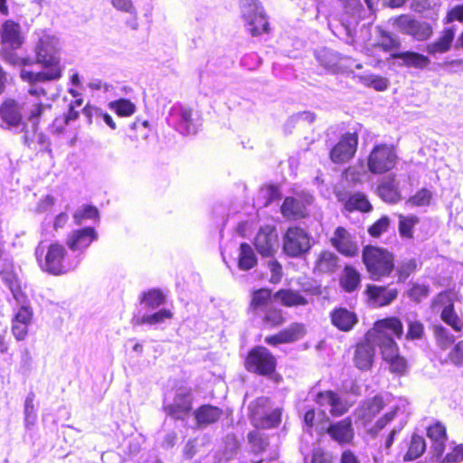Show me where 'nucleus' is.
<instances>
[{
    "label": "nucleus",
    "instance_id": "1",
    "mask_svg": "<svg viewBox=\"0 0 463 463\" xmlns=\"http://www.w3.org/2000/svg\"><path fill=\"white\" fill-rule=\"evenodd\" d=\"M37 42L34 47L37 63L41 64L43 71L33 72L22 69L21 79L28 83L46 82L59 80L61 77V43L55 35L46 32L36 33Z\"/></svg>",
    "mask_w": 463,
    "mask_h": 463
},
{
    "label": "nucleus",
    "instance_id": "2",
    "mask_svg": "<svg viewBox=\"0 0 463 463\" xmlns=\"http://www.w3.org/2000/svg\"><path fill=\"white\" fill-rule=\"evenodd\" d=\"M385 407V402L382 396H374L364 401L355 410V421L363 425L368 432L376 434L389 424L394 418L402 416L406 418L409 413V403L405 399H398L395 404L390 407L382 417H376Z\"/></svg>",
    "mask_w": 463,
    "mask_h": 463
},
{
    "label": "nucleus",
    "instance_id": "3",
    "mask_svg": "<svg viewBox=\"0 0 463 463\" xmlns=\"http://www.w3.org/2000/svg\"><path fill=\"white\" fill-rule=\"evenodd\" d=\"M402 333V322L396 317H388L374 323L367 332V339L373 340L374 345L380 347L383 358L387 363L399 355L394 338H400Z\"/></svg>",
    "mask_w": 463,
    "mask_h": 463
},
{
    "label": "nucleus",
    "instance_id": "4",
    "mask_svg": "<svg viewBox=\"0 0 463 463\" xmlns=\"http://www.w3.org/2000/svg\"><path fill=\"white\" fill-rule=\"evenodd\" d=\"M80 262V255H68L63 245L52 243L48 247L42 268L50 274L61 275L74 270Z\"/></svg>",
    "mask_w": 463,
    "mask_h": 463
},
{
    "label": "nucleus",
    "instance_id": "5",
    "mask_svg": "<svg viewBox=\"0 0 463 463\" xmlns=\"http://www.w3.org/2000/svg\"><path fill=\"white\" fill-rule=\"evenodd\" d=\"M241 14L246 30L252 36L269 33L268 19L257 0H241Z\"/></svg>",
    "mask_w": 463,
    "mask_h": 463
},
{
    "label": "nucleus",
    "instance_id": "6",
    "mask_svg": "<svg viewBox=\"0 0 463 463\" xmlns=\"http://www.w3.org/2000/svg\"><path fill=\"white\" fill-rule=\"evenodd\" d=\"M363 259L371 278L374 280L389 275L393 269L392 256L377 247H366Z\"/></svg>",
    "mask_w": 463,
    "mask_h": 463
},
{
    "label": "nucleus",
    "instance_id": "7",
    "mask_svg": "<svg viewBox=\"0 0 463 463\" xmlns=\"http://www.w3.org/2000/svg\"><path fill=\"white\" fill-rule=\"evenodd\" d=\"M311 247V236L306 230L298 226L289 227L282 237L283 252L289 257H301Z\"/></svg>",
    "mask_w": 463,
    "mask_h": 463
},
{
    "label": "nucleus",
    "instance_id": "8",
    "mask_svg": "<svg viewBox=\"0 0 463 463\" xmlns=\"http://www.w3.org/2000/svg\"><path fill=\"white\" fill-rule=\"evenodd\" d=\"M397 163V154L392 146L377 145L370 152L367 167L372 174L382 175L391 171Z\"/></svg>",
    "mask_w": 463,
    "mask_h": 463
},
{
    "label": "nucleus",
    "instance_id": "9",
    "mask_svg": "<svg viewBox=\"0 0 463 463\" xmlns=\"http://www.w3.org/2000/svg\"><path fill=\"white\" fill-rule=\"evenodd\" d=\"M432 309L440 314L441 320L455 332L463 333V319L455 311L453 293L443 291L432 301Z\"/></svg>",
    "mask_w": 463,
    "mask_h": 463
},
{
    "label": "nucleus",
    "instance_id": "10",
    "mask_svg": "<svg viewBox=\"0 0 463 463\" xmlns=\"http://www.w3.org/2000/svg\"><path fill=\"white\" fill-rule=\"evenodd\" d=\"M167 122L182 135H194L199 128L197 120L193 118L192 109L182 104H175L171 107Z\"/></svg>",
    "mask_w": 463,
    "mask_h": 463
},
{
    "label": "nucleus",
    "instance_id": "11",
    "mask_svg": "<svg viewBox=\"0 0 463 463\" xmlns=\"http://www.w3.org/2000/svg\"><path fill=\"white\" fill-rule=\"evenodd\" d=\"M38 83H30L28 95L23 101L24 112L28 115V120L33 127H36L42 115L51 108L50 105L43 103V98L46 96V91L44 89L38 87Z\"/></svg>",
    "mask_w": 463,
    "mask_h": 463
},
{
    "label": "nucleus",
    "instance_id": "12",
    "mask_svg": "<svg viewBox=\"0 0 463 463\" xmlns=\"http://www.w3.org/2000/svg\"><path fill=\"white\" fill-rule=\"evenodd\" d=\"M245 364L250 372L268 375L275 371L276 359L267 348L257 346L249 353Z\"/></svg>",
    "mask_w": 463,
    "mask_h": 463
},
{
    "label": "nucleus",
    "instance_id": "13",
    "mask_svg": "<svg viewBox=\"0 0 463 463\" xmlns=\"http://www.w3.org/2000/svg\"><path fill=\"white\" fill-rule=\"evenodd\" d=\"M269 399L266 397L258 398L249 406L252 423L257 428H272L280 421L281 412L279 410H274L269 414L266 413L264 407L268 404Z\"/></svg>",
    "mask_w": 463,
    "mask_h": 463
},
{
    "label": "nucleus",
    "instance_id": "14",
    "mask_svg": "<svg viewBox=\"0 0 463 463\" xmlns=\"http://www.w3.org/2000/svg\"><path fill=\"white\" fill-rule=\"evenodd\" d=\"M358 137L355 133H345L330 150V159L335 164H345L351 160L357 150Z\"/></svg>",
    "mask_w": 463,
    "mask_h": 463
},
{
    "label": "nucleus",
    "instance_id": "15",
    "mask_svg": "<svg viewBox=\"0 0 463 463\" xmlns=\"http://www.w3.org/2000/svg\"><path fill=\"white\" fill-rule=\"evenodd\" d=\"M98 240V233L92 227H85L71 231L66 239V245L73 252L72 255H82L91 243Z\"/></svg>",
    "mask_w": 463,
    "mask_h": 463
},
{
    "label": "nucleus",
    "instance_id": "16",
    "mask_svg": "<svg viewBox=\"0 0 463 463\" xmlns=\"http://www.w3.org/2000/svg\"><path fill=\"white\" fill-rule=\"evenodd\" d=\"M393 24L402 33L410 34L419 41L426 40L432 34V28L428 23L419 22L409 15L394 18Z\"/></svg>",
    "mask_w": 463,
    "mask_h": 463
},
{
    "label": "nucleus",
    "instance_id": "17",
    "mask_svg": "<svg viewBox=\"0 0 463 463\" xmlns=\"http://www.w3.org/2000/svg\"><path fill=\"white\" fill-rule=\"evenodd\" d=\"M254 245L261 256H272L279 248L278 233L274 226L260 227L255 236Z\"/></svg>",
    "mask_w": 463,
    "mask_h": 463
},
{
    "label": "nucleus",
    "instance_id": "18",
    "mask_svg": "<svg viewBox=\"0 0 463 463\" xmlns=\"http://www.w3.org/2000/svg\"><path fill=\"white\" fill-rule=\"evenodd\" d=\"M315 400L321 408L328 410L329 413L335 417L343 415L351 406V403L342 400L332 391L318 392Z\"/></svg>",
    "mask_w": 463,
    "mask_h": 463
},
{
    "label": "nucleus",
    "instance_id": "19",
    "mask_svg": "<svg viewBox=\"0 0 463 463\" xmlns=\"http://www.w3.org/2000/svg\"><path fill=\"white\" fill-rule=\"evenodd\" d=\"M0 276L10 289L14 300L16 302H24L26 294L23 291L17 275L14 271L13 264L9 260H5L0 265Z\"/></svg>",
    "mask_w": 463,
    "mask_h": 463
},
{
    "label": "nucleus",
    "instance_id": "20",
    "mask_svg": "<svg viewBox=\"0 0 463 463\" xmlns=\"http://www.w3.org/2000/svg\"><path fill=\"white\" fill-rule=\"evenodd\" d=\"M374 346L373 340H368L366 334L364 340L357 344L354 350L353 361L356 368L361 371H367L372 367Z\"/></svg>",
    "mask_w": 463,
    "mask_h": 463
},
{
    "label": "nucleus",
    "instance_id": "21",
    "mask_svg": "<svg viewBox=\"0 0 463 463\" xmlns=\"http://www.w3.org/2000/svg\"><path fill=\"white\" fill-rule=\"evenodd\" d=\"M1 117L5 123L12 127L22 124L24 118L28 119V115L24 112V102L14 99L6 100L2 105Z\"/></svg>",
    "mask_w": 463,
    "mask_h": 463
},
{
    "label": "nucleus",
    "instance_id": "22",
    "mask_svg": "<svg viewBox=\"0 0 463 463\" xmlns=\"http://www.w3.org/2000/svg\"><path fill=\"white\" fill-rule=\"evenodd\" d=\"M332 245L343 255L354 256L358 252V246L351 238L350 233L343 227H338L331 238Z\"/></svg>",
    "mask_w": 463,
    "mask_h": 463
},
{
    "label": "nucleus",
    "instance_id": "23",
    "mask_svg": "<svg viewBox=\"0 0 463 463\" xmlns=\"http://www.w3.org/2000/svg\"><path fill=\"white\" fill-rule=\"evenodd\" d=\"M366 294L369 303L373 307H383L392 303L398 296L395 288L370 285L367 287Z\"/></svg>",
    "mask_w": 463,
    "mask_h": 463
},
{
    "label": "nucleus",
    "instance_id": "24",
    "mask_svg": "<svg viewBox=\"0 0 463 463\" xmlns=\"http://www.w3.org/2000/svg\"><path fill=\"white\" fill-rule=\"evenodd\" d=\"M306 334L305 326L302 324H292L288 328L280 331L277 335L267 336L265 342L270 345L279 344L292 343L302 338Z\"/></svg>",
    "mask_w": 463,
    "mask_h": 463
},
{
    "label": "nucleus",
    "instance_id": "25",
    "mask_svg": "<svg viewBox=\"0 0 463 463\" xmlns=\"http://www.w3.org/2000/svg\"><path fill=\"white\" fill-rule=\"evenodd\" d=\"M1 42L5 48L18 49L23 43L20 25L14 21H5L1 28Z\"/></svg>",
    "mask_w": 463,
    "mask_h": 463
},
{
    "label": "nucleus",
    "instance_id": "26",
    "mask_svg": "<svg viewBox=\"0 0 463 463\" xmlns=\"http://www.w3.org/2000/svg\"><path fill=\"white\" fill-rule=\"evenodd\" d=\"M173 317V313L169 309L162 308L154 313H141L138 311L132 317L134 326H156L165 323Z\"/></svg>",
    "mask_w": 463,
    "mask_h": 463
},
{
    "label": "nucleus",
    "instance_id": "27",
    "mask_svg": "<svg viewBox=\"0 0 463 463\" xmlns=\"http://www.w3.org/2000/svg\"><path fill=\"white\" fill-rule=\"evenodd\" d=\"M327 431L330 437L339 444L350 443L354 439V429L349 418L332 424Z\"/></svg>",
    "mask_w": 463,
    "mask_h": 463
},
{
    "label": "nucleus",
    "instance_id": "28",
    "mask_svg": "<svg viewBox=\"0 0 463 463\" xmlns=\"http://www.w3.org/2000/svg\"><path fill=\"white\" fill-rule=\"evenodd\" d=\"M331 321L339 330L347 332L357 323V317L346 308H337L331 313Z\"/></svg>",
    "mask_w": 463,
    "mask_h": 463
},
{
    "label": "nucleus",
    "instance_id": "29",
    "mask_svg": "<svg viewBox=\"0 0 463 463\" xmlns=\"http://www.w3.org/2000/svg\"><path fill=\"white\" fill-rule=\"evenodd\" d=\"M272 297L271 291L266 288H260L255 290L251 296L250 309L255 315H262V312L272 307Z\"/></svg>",
    "mask_w": 463,
    "mask_h": 463
},
{
    "label": "nucleus",
    "instance_id": "30",
    "mask_svg": "<svg viewBox=\"0 0 463 463\" xmlns=\"http://www.w3.org/2000/svg\"><path fill=\"white\" fill-rule=\"evenodd\" d=\"M192 408V399L187 392H179L174 401V403L168 407V411L175 418H182Z\"/></svg>",
    "mask_w": 463,
    "mask_h": 463
},
{
    "label": "nucleus",
    "instance_id": "31",
    "mask_svg": "<svg viewBox=\"0 0 463 463\" xmlns=\"http://www.w3.org/2000/svg\"><path fill=\"white\" fill-rule=\"evenodd\" d=\"M454 37V29H445L442 32L441 36L436 42L428 44L426 50L430 54L447 52L450 49Z\"/></svg>",
    "mask_w": 463,
    "mask_h": 463
},
{
    "label": "nucleus",
    "instance_id": "32",
    "mask_svg": "<svg viewBox=\"0 0 463 463\" xmlns=\"http://www.w3.org/2000/svg\"><path fill=\"white\" fill-rule=\"evenodd\" d=\"M392 58L400 59L402 61L403 65L407 67H414L417 69H422L430 63V60L427 56L414 52L392 53Z\"/></svg>",
    "mask_w": 463,
    "mask_h": 463
},
{
    "label": "nucleus",
    "instance_id": "33",
    "mask_svg": "<svg viewBox=\"0 0 463 463\" xmlns=\"http://www.w3.org/2000/svg\"><path fill=\"white\" fill-rule=\"evenodd\" d=\"M281 213L287 218H301L306 214V203L299 199L287 197L281 206Z\"/></svg>",
    "mask_w": 463,
    "mask_h": 463
},
{
    "label": "nucleus",
    "instance_id": "34",
    "mask_svg": "<svg viewBox=\"0 0 463 463\" xmlns=\"http://www.w3.org/2000/svg\"><path fill=\"white\" fill-rule=\"evenodd\" d=\"M274 299L279 300L286 307L305 306L307 300L298 292L291 289H280L274 295Z\"/></svg>",
    "mask_w": 463,
    "mask_h": 463
},
{
    "label": "nucleus",
    "instance_id": "35",
    "mask_svg": "<svg viewBox=\"0 0 463 463\" xmlns=\"http://www.w3.org/2000/svg\"><path fill=\"white\" fill-rule=\"evenodd\" d=\"M113 8L117 11L129 14L132 19L129 22V26L133 30H137L138 27L137 9L133 0H109Z\"/></svg>",
    "mask_w": 463,
    "mask_h": 463
},
{
    "label": "nucleus",
    "instance_id": "36",
    "mask_svg": "<svg viewBox=\"0 0 463 463\" xmlns=\"http://www.w3.org/2000/svg\"><path fill=\"white\" fill-rule=\"evenodd\" d=\"M222 416V411L214 406L203 405L200 407L195 418L199 425H208L216 422Z\"/></svg>",
    "mask_w": 463,
    "mask_h": 463
},
{
    "label": "nucleus",
    "instance_id": "37",
    "mask_svg": "<svg viewBox=\"0 0 463 463\" xmlns=\"http://www.w3.org/2000/svg\"><path fill=\"white\" fill-rule=\"evenodd\" d=\"M257 264L253 249L247 243H241L238 256V267L241 270H249Z\"/></svg>",
    "mask_w": 463,
    "mask_h": 463
},
{
    "label": "nucleus",
    "instance_id": "38",
    "mask_svg": "<svg viewBox=\"0 0 463 463\" xmlns=\"http://www.w3.org/2000/svg\"><path fill=\"white\" fill-rule=\"evenodd\" d=\"M426 449V443L423 437L413 434L411 438L407 453L404 455L405 461H411L420 458Z\"/></svg>",
    "mask_w": 463,
    "mask_h": 463
},
{
    "label": "nucleus",
    "instance_id": "39",
    "mask_svg": "<svg viewBox=\"0 0 463 463\" xmlns=\"http://www.w3.org/2000/svg\"><path fill=\"white\" fill-rule=\"evenodd\" d=\"M345 206L347 211L357 210L366 213L372 210V205L366 195L362 193H354L351 194Z\"/></svg>",
    "mask_w": 463,
    "mask_h": 463
},
{
    "label": "nucleus",
    "instance_id": "40",
    "mask_svg": "<svg viewBox=\"0 0 463 463\" xmlns=\"http://www.w3.org/2000/svg\"><path fill=\"white\" fill-rule=\"evenodd\" d=\"M165 298L158 289H150L142 295L141 304L147 310H154L165 304Z\"/></svg>",
    "mask_w": 463,
    "mask_h": 463
},
{
    "label": "nucleus",
    "instance_id": "41",
    "mask_svg": "<svg viewBox=\"0 0 463 463\" xmlns=\"http://www.w3.org/2000/svg\"><path fill=\"white\" fill-rule=\"evenodd\" d=\"M360 274L352 267H345L342 277L340 279V284L345 291H354L360 284Z\"/></svg>",
    "mask_w": 463,
    "mask_h": 463
},
{
    "label": "nucleus",
    "instance_id": "42",
    "mask_svg": "<svg viewBox=\"0 0 463 463\" xmlns=\"http://www.w3.org/2000/svg\"><path fill=\"white\" fill-rule=\"evenodd\" d=\"M337 266V257L330 251H323L316 261V269L319 272H333Z\"/></svg>",
    "mask_w": 463,
    "mask_h": 463
},
{
    "label": "nucleus",
    "instance_id": "43",
    "mask_svg": "<svg viewBox=\"0 0 463 463\" xmlns=\"http://www.w3.org/2000/svg\"><path fill=\"white\" fill-rule=\"evenodd\" d=\"M379 195L388 203H395L399 200L397 184L394 179L382 183L378 187Z\"/></svg>",
    "mask_w": 463,
    "mask_h": 463
},
{
    "label": "nucleus",
    "instance_id": "44",
    "mask_svg": "<svg viewBox=\"0 0 463 463\" xmlns=\"http://www.w3.org/2000/svg\"><path fill=\"white\" fill-rule=\"evenodd\" d=\"M24 425L26 429H32L37 422V410L34 405V394L29 393L24 402Z\"/></svg>",
    "mask_w": 463,
    "mask_h": 463
},
{
    "label": "nucleus",
    "instance_id": "45",
    "mask_svg": "<svg viewBox=\"0 0 463 463\" xmlns=\"http://www.w3.org/2000/svg\"><path fill=\"white\" fill-rule=\"evenodd\" d=\"M109 107L120 117H129L136 111L134 103L126 99L111 101Z\"/></svg>",
    "mask_w": 463,
    "mask_h": 463
},
{
    "label": "nucleus",
    "instance_id": "46",
    "mask_svg": "<svg viewBox=\"0 0 463 463\" xmlns=\"http://www.w3.org/2000/svg\"><path fill=\"white\" fill-rule=\"evenodd\" d=\"M263 324L268 327H275L281 325L284 321L281 310L274 308L273 306L259 315Z\"/></svg>",
    "mask_w": 463,
    "mask_h": 463
},
{
    "label": "nucleus",
    "instance_id": "47",
    "mask_svg": "<svg viewBox=\"0 0 463 463\" xmlns=\"http://www.w3.org/2000/svg\"><path fill=\"white\" fill-rule=\"evenodd\" d=\"M19 305L18 309L15 311L12 320L21 322L22 324L31 325L33 320V312L28 304L27 296L24 302H16Z\"/></svg>",
    "mask_w": 463,
    "mask_h": 463
},
{
    "label": "nucleus",
    "instance_id": "48",
    "mask_svg": "<svg viewBox=\"0 0 463 463\" xmlns=\"http://www.w3.org/2000/svg\"><path fill=\"white\" fill-rule=\"evenodd\" d=\"M419 222L418 217L414 215L399 216V232L402 237L411 239L413 236L412 229Z\"/></svg>",
    "mask_w": 463,
    "mask_h": 463
},
{
    "label": "nucleus",
    "instance_id": "49",
    "mask_svg": "<svg viewBox=\"0 0 463 463\" xmlns=\"http://www.w3.org/2000/svg\"><path fill=\"white\" fill-rule=\"evenodd\" d=\"M361 82L367 86L374 89L378 91L385 90L388 87V80L374 74H369L360 77Z\"/></svg>",
    "mask_w": 463,
    "mask_h": 463
},
{
    "label": "nucleus",
    "instance_id": "50",
    "mask_svg": "<svg viewBox=\"0 0 463 463\" xmlns=\"http://www.w3.org/2000/svg\"><path fill=\"white\" fill-rule=\"evenodd\" d=\"M99 216L96 207L90 205H83L77 209L73 214V220L76 224H81L85 220H94Z\"/></svg>",
    "mask_w": 463,
    "mask_h": 463
},
{
    "label": "nucleus",
    "instance_id": "51",
    "mask_svg": "<svg viewBox=\"0 0 463 463\" xmlns=\"http://www.w3.org/2000/svg\"><path fill=\"white\" fill-rule=\"evenodd\" d=\"M434 334H435L438 345L442 349H447L455 341L453 335H451L447 328H445L441 326H436L434 327Z\"/></svg>",
    "mask_w": 463,
    "mask_h": 463
},
{
    "label": "nucleus",
    "instance_id": "52",
    "mask_svg": "<svg viewBox=\"0 0 463 463\" xmlns=\"http://www.w3.org/2000/svg\"><path fill=\"white\" fill-rule=\"evenodd\" d=\"M376 45L381 47L384 52H390L398 48L400 46V42L397 37L381 30L380 38Z\"/></svg>",
    "mask_w": 463,
    "mask_h": 463
},
{
    "label": "nucleus",
    "instance_id": "53",
    "mask_svg": "<svg viewBox=\"0 0 463 463\" xmlns=\"http://www.w3.org/2000/svg\"><path fill=\"white\" fill-rule=\"evenodd\" d=\"M417 261L414 259L404 260L397 267L399 279L405 280L417 269Z\"/></svg>",
    "mask_w": 463,
    "mask_h": 463
},
{
    "label": "nucleus",
    "instance_id": "54",
    "mask_svg": "<svg viewBox=\"0 0 463 463\" xmlns=\"http://www.w3.org/2000/svg\"><path fill=\"white\" fill-rule=\"evenodd\" d=\"M430 199L431 193L427 189H421L410 197L408 203L414 206H426L430 204Z\"/></svg>",
    "mask_w": 463,
    "mask_h": 463
},
{
    "label": "nucleus",
    "instance_id": "55",
    "mask_svg": "<svg viewBox=\"0 0 463 463\" xmlns=\"http://www.w3.org/2000/svg\"><path fill=\"white\" fill-rule=\"evenodd\" d=\"M390 226V219L387 216H383L375 222L369 229L368 232L372 237H379L383 233L386 232Z\"/></svg>",
    "mask_w": 463,
    "mask_h": 463
},
{
    "label": "nucleus",
    "instance_id": "56",
    "mask_svg": "<svg viewBox=\"0 0 463 463\" xmlns=\"http://www.w3.org/2000/svg\"><path fill=\"white\" fill-rule=\"evenodd\" d=\"M463 460V444L456 445L442 458L441 463H460Z\"/></svg>",
    "mask_w": 463,
    "mask_h": 463
},
{
    "label": "nucleus",
    "instance_id": "57",
    "mask_svg": "<svg viewBox=\"0 0 463 463\" xmlns=\"http://www.w3.org/2000/svg\"><path fill=\"white\" fill-rule=\"evenodd\" d=\"M317 60L325 68L327 69H333L337 63L335 54L326 49L318 52Z\"/></svg>",
    "mask_w": 463,
    "mask_h": 463
},
{
    "label": "nucleus",
    "instance_id": "58",
    "mask_svg": "<svg viewBox=\"0 0 463 463\" xmlns=\"http://www.w3.org/2000/svg\"><path fill=\"white\" fill-rule=\"evenodd\" d=\"M29 326L30 325L12 320V334L17 341H22L27 336Z\"/></svg>",
    "mask_w": 463,
    "mask_h": 463
},
{
    "label": "nucleus",
    "instance_id": "59",
    "mask_svg": "<svg viewBox=\"0 0 463 463\" xmlns=\"http://www.w3.org/2000/svg\"><path fill=\"white\" fill-rule=\"evenodd\" d=\"M428 437L433 440H441L447 439L446 437V429L440 423H436L430 427H429L427 431Z\"/></svg>",
    "mask_w": 463,
    "mask_h": 463
},
{
    "label": "nucleus",
    "instance_id": "60",
    "mask_svg": "<svg viewBox=\"0 0 463 463\" xmlns=\"http://www.w3.org/2000/svg\"><path fill=\"white\" fill-rule=\"evenodd\" d=\"M449 360L455 365H463V341L458 342L449 352Z\"/></svg>",
    "mask_w": 463,
    "mask_h": 463
},
{
    "label": "nucleus",
    "instance_id": "61",
    "mask_svg": "<svg viewBox=\"0 0 463 463\" xmlns=\"http://www.w3.org/2000/svg\"><path fill=\"white\" fill-rule=\"evenodd\" d=\"M268 269L270 272L269 281L271 283H279L282 278V267L277 260H269L268 262Z\"/></svg>",
    "mask_w": 463,
    "mask_h": 463
},
{
    "label": "nucleus",
    "instance_id": "62",
    "mask_svg": "<svg viewBox=\"0 0 463 463\" xmlns=\"http://www.w3.org/2000/svg\"><path fill=\"white\" fill-rule=\"evenodd\" d=\"M81 106H82L81 99H76L75 100H73L70 103L68 112L63 115V117L66 118L68 123H70L71 121H74L78 118L79 113H80V108Z\"/></svg>",
    "mask_w": 463,
    "mask_h": 463
},
{
    "label": "nucleus",
    "instance_id": "63",
    "mask_svg": "<svg viewBox=\"0 0 463 463\" xmlns=\"http://www.w3.org/2000/svg\"><path fill=\"white\" fill-rule=\"evenodd\" d=\"M390 366V370L392 373H403L406 371L407 368V363L406 360L402 357L401 355H398L394 357L393 359L387 362Z\"/></svg>",
    "mask_w": 463,
    "mask_h": 463
},
{
    "label": "nucleus",
    "instance_id": "64",
    "mask_svg": "<svg viewBox=\"0 0 463 463\" xmlns=\"http://www.w3.org/2000/svg\"><path fill=\"white\" fill-rule=\"evenodd\" d=\"M429 294V288L425 285L415 284L411 287L409 291V295L411 298L416 301H420L421 298H426Z\"/></svg>",
    "mask_w": 463,
    "mask_h": 463
}]
</instances>
